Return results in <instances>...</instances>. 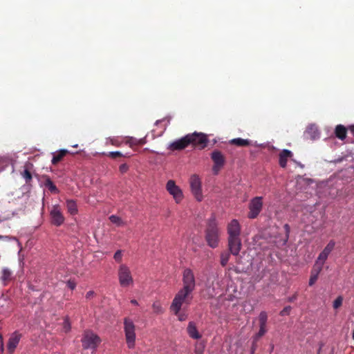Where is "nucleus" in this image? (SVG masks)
Returning <instances> with one entry per match:
<instances>
[{"mask_svg": "<svg viewBox=\"0 0 354 354\" xmlns=\"http://www.w3.org/2000/svg\"><path fill=\"white\" fill-rule=\"evenodd\" d=\"M205 233V239L207 245L212 248H217L219 244L221 232L214 217L208 220Z\"/></svg>", "mask_w": 354, "mask_h": 354, "instance_id": "f257e3e1", "label": "nucleus"}, {"mask_svg": "<svg viewBox=\"0 0 354 354\" xmlns=\"http://www.w3.org/2000/svg\"><path fill=\"white\" fill-rule=\"evenodd\" d=\"M193 291L180 288L175 295L170 306L171 310L177 314L181 310L183 304H189L192 299V293Z\"/></svg>", "mask_w": 354, "mask_h": 354, "instance_id": "f03ea898", "label": "nucleus"}, {"mask_svg": "<svg viewBox=\"0 0 354 354\" xmlns=\"http://www.w3.org/2000/svg\"><path fill=\"white\" fill-rule=\"evenodd\" d=\"M124 330L128 348H134L136 337V326L133 321L128 317L124 319Z\"/></svg>", "mask_w": 354, "mask_h": 354, "instance_id": "7ed1b4c3", "label": "nucleus"}, {"mask_svg": "<svg viewBox=\"0 0 354 354\" xmlns=\"http://www.w3.org/2000/svg\"><path fill=\"white\" fill-rule=\"evenodd\" d=\"M101 342L100 337L93 331L85 330L82 338V347L84 349L95 350Z\"/></svg>", "mask_w": 354, "mask_h": 354, "instance_id": "20e7f679", "label": "nucleus"}, {"mask_svg": "<svg viewBox=\"0 0 354 354\" xmlns=\"http://www.w3.org/2000/svg\"><path fill=\"white\" fill-rule=\"evenodd\" d=\"M248 217L251 219L256 218L263 208V197L256 196L251 199L248 204Z\"/></svg>", "mask_w": 354, "mask_h": 354, "instance_id": "39448f33", "label": "nucleus"}, {"mask_svg": "<svg viewBox=\"0 0 354 354\" xmlns=\"http://www.w3.org/2000/svg\"><path fill=\"white\" fill-rule=\"evenodd\" d=\"M118 279L121 286L127 287L133 283L131 272L129 268L124 264L120 266L118 269Z\"/></svg>", "mask_w": 354, "mask_h": 354, "instance_id": "423d86ee", "label": "nucleus"}, {"mask_svg": "<svg viewBox=\"0 0 354 354\" xmlns=\"http://www.w3.org/2000/svg\"><path fill=\"white\" fill-rule=\"evenodd\" d=\"M188 138L190 140V145L199 149H204L209 142L207 136L203 133H189Z\"/></svg>", "mask_w": 354, "mask_h": 354, "instance_id": "0eeeda50", "label": "nucleus"}, {"mask_svg": "<svg viewBox=\"0 0 354 354\" xmlns=\"http://www.w3.org/2000/svg\"><path fill=\"white\" fill-rule=\"evenodd\" d=\"M183 288L194 291L196 287V279L193 271L186 268L183 272Z\"/></svg>", "mask_w": 354, "mask_h": 354, "instance_id": "6e6552de", "label": "nucleus"}, {"mask_svg": "<svg viewBox=\"0 0 354 354\" xmlns=\"http://www.w3.org/2000/svg\"><path fill=\"white\" fill-rule=\"evenodd\" d=\"M189 184L192 194L198 201H201L203 199L201 181L198 176L192 175L189 179Z\"/></svg>", "mask_w": 354, "mask_h": 354, "instance_id": "1a4fd4ad", "label": "nucleus"}, {"mask_svg": "<svg viewBox=\"0 0 354 354\" xmlns=\"http://www.w3.org/2000/svg\"><path fill=\"white\" fill-rule=\"evenodd\" d=\"M167 192L173 196L177 203H179L183 198V194L181 189L177 186L172 180L167 181L166 185Z\"/></svg>", "mask_w": 354, "mask_h": 354, "instance_id": "9d476101", "label": "nucleus"}, {"mask_svg": "<svg viewBox=\"0 0 354 354\" xmlns=\"http://www.w3.org/2000/svg\"><path fill=\"white\" fill-rule=\"evenodd\" d=\"M190 145V140L188 138V134L171 142L168 146V149L171 151H180L185 149Z\"/></svg>", "mask_w": 354, "mask_h": 354, "instance_id": "9b49d317", "label": "nucleus"}, {"mask_svg": "<svg viewBox=\"0 0 354 354\" xmlns=\"http://www.w3.org/2000/svg\"><path fill=\"white\" fill-rule=\"evenodd\" d=\"M211 158L214 163L213 171L217 174L225 164V157L220 151L215 150L212 153Z\"/></svg>", "mask_w": 354, "mask_h": 354, "instance_id": "f8f14e48", "label": "nucleus"}, {"mask_svg": "<svg viewBox=\"0 0 354 354\" xmlns=\"http://www.w3.org/2000/svg\"><path fill=\"white\" fill-rule=\"evenodd\" d=\"M227 246L230 253L234 256H237L241 249V240L240 237H228Z\"/></svg>", "mask_w": 354, "mask_h": 354, "instance_id": "ddd939ff", "label": "nucleus"}, {"mask_svg": "<svg viewBox=\"0 0 354 354\" xmlns=\"http://www.w3.org/2000/svg\"><path fill=\"white\" fill-rule=\"evenodd\" d=\"M21 337V334L18 331H15L10 335L7 344V349L9 354H12L15 352Z\"/></svg>", "mask_w": 354, "mask_h": 354, "instance_id": "4468645a", "label": "nucleus"}, {"mask_svg": "<svg viewBox=\"0 0 354 354\" xmlns=\"http://www.w3.org/2000/svg\"><path fill=\"white\" fill-rule=\"evenodd\" d=\"M51 223L56 226L61 225L64 221V217L58 205L53 206L50 213Z\"/></svg>", "mask_w": 354, "mask_h": 354, "instance_id": "2eb2a0df", "label": "nucleus"}, {"mask_svg": "<svg viewBox=\"0 0 354 354\" xmlns=\"http://www.w3.org/2000/svg\"><path fill=\"white\" fill-rule=\"evenodd\" d=\"M228 237H240L241 225L236 219L232 220L227 226Z\"/></svg>", "mask_w": 354, "mask_h": 354, "instance_id": "dca6fc26", "label": "nucleus"}, {"mask_svg": "<svg viewBox=\"0 0 354 354\" xmlns=\"http://www.w3.org/2000/svg\"><path fill=\"white\" fill-rule=\"evenodd\" d=\"M304 134L307 139L312 140H316L319 137V131L315 124L308 126Z\"/></svg>", "mask_w": 354, "mask_h": 354, "instance_id": "f3484780", "label": "nucleus"}, {"mask_svg": "<svg viewBox=\"0 0 354 354\" xmlns=\"http://www.w3.org/2000/svg\"><path fill=\"white\" fill-rule=\"evenodd\" d=\"M292 156V153L288 149H283L279 155V164L282 168L287 165L288 158Z\"/></svg>", "mask_w": 354, "mask_h": 354, "instance_id": "a211bd4d", "label": "nucleus"}, {"mask_svg": "<svg viewBox=\"0 0 354 354\" xmlns=\"http://www.w3.org/2000/svg\"><path fill=\"white\" fill-rule=\"evenodd\" d=\"M189 336L194 339H199L201 335L198 333L196 324L193 322H190L187 328Z\"/></svg>", "mask_w": 354, "mask_h": 354, "instance_id": "6ab92c4d", "label": "nucleus"}, {"mask_svg": "<svg viewBox=\"0 0 354 354\" xmlns=\"http://www.w3.org/2000/svg\"><path fill=\"white\" fill-rule=\"evenodd\" d=\"M12 279V272L8 268H3L1 271V280L4 286L10 281Z\"/></svg>", "mask_w": 354, "mask_h": 354, "instance_id": "aec40b11", "label": "nucleus"}, {"mask_svg": "<svg viewBox=\"0 0 354 354\" xmlns=\"http://www.w3.org/2000/svg\"><path fill=\"white\" fill-rule=\"evenodd\" d=\"M347 129L342 124H338L335 129V136L341 140H344L346 137Z\"/></svg>", "mask_w": 354, "mask_h": 354, "instance_id": "412c9836", "label": "nucleus"}, {"mask_svg": "<svg viewBox=\"0 0 354 354\" xmlns=\"http://www.w3.org/2000/svg\"><path fill=\"white\" fill-rule=\"evenodd\" d=\"M68 153V151L66 149H61L56 154L53 155L51 160L53 165H57L59 162L62 158Z\"/></svg>", "mask_w": 354, "mask_h": 354, "instance_id": "4be33fe9", "label": "nucleus"}, {"mask_svg": "<svg viewBox=\"0 0 354 354\" xmlns=\"http://www.w3.org/2000/svg\"><path fill=\"white\" fill-rule=\"evenodd\" d=\"M230 143L239 147H246L250 145L251 141L248 139L238 138L231 140Z\"/></svg>", "mask_w": 354, "mask_h": 354, "instance_id": "5701e85b", "label": "nucleus"}, {"mask_svg": "<svg viewBox=\"0 0 354 354\" xmlns=\"http://www.w3.org/2000/svg\"><path fill=\"white\" fill-rule=\"evenodd\" d=\"M66 207L68 212L71 215H75L77 213V207L75 201L73 200H67L66 201Z\"/></svg>", "mask_w": 354, "mask_h": 354, "instance_id": "b1692460", "label": "nucleus"}, {"mask_svg": "<svg viewBox=\"0 0 354 354\" xmlns=\"http://www.w3.org/2000/svg\"><path fill=\"white\" fill-rule=\"evenodd\" d=\"M44 185L52 192L58 193V189L50 178H47L44 182Z\"/></svg>", "mask_w": 354, "mask_h": 354, "instance_id": "393cba45", "label": "nucleus"}, {"mask_svg": "<svg viewBox=\"0 0 354 354\" xmlns=\"http://www.w3.org/2000/svg\"><path fill=\"white\" fill-rule=\"evenodd\" d=\"M232 254L230 253V252H221V261H220V263H221V265L223 266V267H225L226 266V265L228 263V261L230 258V255Z\"/></svg>", "mask_w": 354, "mask_h": 354, "instance_id": "a878e982", "label": "nucleus"}, {"mask_svg": "<svg viewBox=\"0 0 354 354\" xmlns=\"http://www.w3.org/2000/svg\"><path fill=\"white\" fill-rule=\"evenodd\" d=\"M335 246V241L334 240H330L322 251L329 256L330 252L333 250Z\"/></svg>", "mask_w": 354, "mask_h": 354, "instance_id": "bb28decb", "label": "nucleus"}, {"mask_svg": "<svg viewBox=\"0 0 354 354\" xmlns=\"http://www.w3.org/2000/svg\"><path fill=\"white\" fill-rule=\"evenodd\" d=\"M268 315L265 311H261L259 315V326H266Z\"/></svg>", "mask_w": 354, "mask_h": 354, "instance_id": "cd10ccee", "label": "nucleus"}, {"mask_svg": "<svg viewBox=\"0 0 354 354\" xmlns=\"http://www.w3.org/2000/svg\"><path fill=\"white\" fill-rule=\"evenodd\" d=\"M21 176L25 179L26 183L30 182L32 178V174L27 168V166H25L24 171L21 172Z\"/></svg>", "mask_w": 354, "mask_h": 354, "instance_id": "c85d7f7f", "label": "nucleus"}, {"mask_svg": "<svg viewBox=\"0 0 354 354\" xmlns=\"http://www.w3.org/2000/svg\"><path fill=\"white\" fill-rule=\"evenodd\" d=\"M323 266L324 265L315 261V263L313 265V267L311 270L310 274H316V275L319 276V273L321 272V271L323 268Z\"/></svg>", "mask_w": 354, "mask_h": 354, "instance_id": "c756f323", "label": "nucleus"}, {"mask_svg": "<svg viewBox=\"0 0 354 354\" xmlns=\"http://www.w3.org/2000/svg\"><path fill=\"white\" fill-rule=\"evenodd\" d=\"M266 332H267L266 326H259V330L256 334V335L254 337V342L258 341V339L260 337H261L262 336H263Z\"/></svg>", "mask_w": 354, "mask_h": 354, "instance_id": "7c9ffc66", "label": "nucleus"}, {"mask_svg": "<svg viewBox=\"0 0 354 354\" xmlns=\"http://www.w3.org/2000/svg\"><path fill=\"white\" fill-rule=\"evenodd\" d=\"M109 220L111 223L116 224L118 226H121L124 225V222L121 219L120 217L115 216V215H111L109 217Z\"/></svg>", "mask_w": 354, "mask_h": 354, "instance_id": "2f4dec72", "label": "nucleus"}, {"mask_svg": "<svg viewBox=\"0 0 354 354\" xmlns=\"http://www.w3.org/2000/svg\"><path fill=\"white\" fill-rule=\"evenodd\" d=\"M328 255L322 251V252H320V254H319V256L315 261L324 265L325 263L326 259H328Z\"/></svg>", "mask_w": 354, "mask_h": 354, "instance_id": "473e14b6", "label": "nucleus"}, {"mask_svg": "<svg viewBox=\"0 0 354 354\" xmlns=\"http://www.w3.org/2000/svg\"><path fill=\"white\" fill-rule=\"evenodd\" d=\"M343 297L342 296H338L336 299L333 301V306L335 309H337L342 305Z\"/></svg>", "mask_w": 354, "mask_h": 354, "instance_id": "72a5a7b5", "label": "nucleus"}, {"mask_svg": "<svg viewBox=\"0 0 354 354\" xmlns=\"http://www.w3.org/2000/svg\"><path fill=\"white\" fill-rule=\"evenodd\" d=\"M126 143L131 148L134 146H138L137 138L133 137L128 138L126 140Z\"/></svg>", "mask_w": 354, "mask_h": 354, "instance_id": "f704fd0d", "label": "nucleus"}, {"mask_svg": "<svg viewBox=\"0 0 354 354\" xmlns=\"http://www.w3.org/2000/svg\"><path fill=\"white\" fill-rule=\"evenodd\" d=\"M152 308L156 313H162V308L158 302H154L152 305Z\"/></svg>", "mask_w": 354, "mask_h": 354, "instance_id": "c9c22d12", "label": "nucleus"}, {"mask_svg": "<svg viewBox=\"0 0 354 354\" xmlns=\"http://www.w3.org/2000/svg\"><path fill=\"white\" fill-rule=\"evenodd\" d=\"M122 251L117 250L113 256L114 259L118 262H120L122 261Z\"/></svg>", "mask_w": 354, "mask_h": 354, "instance_id": "e433bc0d", "label": "nucleus"}, {"mask_svg": "<svg viewBox=\"0 0 354 354\" xmlns=\"http://www.w3.org/2000/svg\"><path fill=\"white\" fill-rule=\"evenodd\" d=\"M109 156L112 158H116L118 157H122V156H124L120 151H112V152L109 153Z\"/></svg>", "mask_w": 354, "mask_h": 354, "instance_id": "4c0bfd02", "label": "nucleus"}, {"mask_svg": "<svg viewBox=\"0 0 354 354\" xmlns=\"http://www.w3.org/2000/svg\"><path fill=\"white\" fill-rule=\"evenodd\" d=\"M318 279V276L316 274H310V277L309 279V286H313L317 281Z\"/></svg>", "mask_w": 354, "mask_h": 354, "instance_id": "58836bf2", "label": "nucleus"}, {"mask_svg": "<svg viewBox=\"0 0 354 354\" xmlns=\"http://www.w3.org/2000/svg\"><path fill=\"white\" fill-rule=\"evenodd\" d=\"M174 315L178 317V319L179 321L182 322L187 319V315L185 313H180V310L178 311V313L177 314H174Z\"/></svg>", "mask_w": 354, "mask_h": 354, "instance_id": "ea45409f", "label": "nucleus"}, {"mask_svg": "<svg viewBox=\"0 0 354 354\" xmlns=\"http://www.w3.org/2000/svg\"><path fill=\"white\" fill-rule=\"evenodd\" d=\"M291 307L290 306L285 307L281 312L280 315L284 316L288 315L290 312Z\"/></svg>", "mask_w": 354, "mask_h": 354, "instance_id": "a19ab883", "label": "nucleus"}, {"mask_svg": "<svg viewBox=\"0 0 354 354\" xmlns=\"http://www.w3.org/2000/svg\"><path fill=\"white\" fill-rule=\"evenodd\" d=\"M129 169V166L127 164H122L120 167L119 170L122 174L126 173Z\"/></svg>", "mask_w": 354, "mask_h": 354, "instance_id": "79ce46f5", "label": "nucleus"}, {"mask_svg": "<svg viewBox=\"0 0 354 354\" xmlns=\"http://www.w3.org/2000/svg\"><path fill=\"white\" fill-rule=\"evenodd\" d=\"M67 286L71 290H74L76 287V283L74 281L69 280L67 281Z\"/></svg>", "mask_w": 354, "mask_h": 354, "instance_id": "37998d69", "label": "nucleus"}, {"mask_svg": "<svg viewBox=\"0 0 354 354\" xmlns=\"http://www.w3.org/2000/svg\"><path fill=\"white\" fill-rule=\"evenodd\" d=\"M283 228H284V230L286 231V236L288 238V236H289L290 231V226H289L288 224H285L284 226H283Z\"/></svg>", "mask_w": 354, "mask_h": 354, "instance_id": "c03bdc74", "label": "nucleus"}, {"mask_svg": "<svg viewBox=\"0 0 354 354\" xmlns=\"http://www.w3.org/2000/svg\"><path fill=\"white\" fill-rule=\"evenodd\" d=\"M138 145H143L146 143V138H142L140 139H137Z\"/></svg>", "mask_w": 354, "mask_h": 354, "instance_id": "a18cd8bd", "label": "nucleus"}, {"mask_svg": "<svg viewBox=\"0 0 354 354\" xmlns=\"http://www.w3.org/2000/svg\"><path fill=\"white\" fill-rule=\"evenodd\" d=\"M64 327L66 329V331L69 330L71 328V325L68 321L65 320L64 322Z\"/></svg>", "mask_w": 354, "mask_h": 354, "instance_id": "49530a36", "label": "nucleus"}, {"mask_svg": "<svg viewBox=\"0 0 354 354\" xmlns=\"http://www.w3.org/2000/svg\"><path fill=\"white\" fill-rule=\"evenodd\" d=\"M12 239H15V238H11L7 236L0 235V240H10Z\"/></svg>", "mask_w": 354, "mask_h": 354, "instance_id": "de8ad7c7", "label": "nucleus"}, {"mask_svg": "<svg viewBox=\"0 0 354 354\" xmlns=\"http://www.w3.org/2000/svg\"><path fill=\"white\" fill-rule=\"evenodd\" d=\"M94 294V292L93 291H88L86 295V297L87 299H89L90 297H91Z\"/></svg>", "mask_w": 354, "mask_h": 354, "instance_id": "09e8293b", "label": "nucleus"}, {"mask_svg": "<svg viewBox=\"0 0 354 354\" xmlns=\"http://www.w3.org/2000/svg\"><path fill=\"white\" fill-rule=\"evenodd\" d=\"M131 303L133 305H138V303L136 299H131Z\"/></svg>", "mask_w": 354, "mask_h": 354, "instance_id": "8fccbe9b", "label": "nucleus"}, {"mask_svg": "<svg viewBox=\"0 0 354 354\" xmlns=\"http://www.w3.org/2000/svg\"><path fill=\"white\" fill-rule=\"evenodd\" d=\"M296 298H297V296H296V295H294V296H292V297L289 299V301H293V300H295Z\"/></svg>", "mask_w": 354, "mask_h": 354, "instance_id": "3c124183", "label": "nucleus"}, {"mask_svg": "<svg viewBox=\"0 0 354 354\" xmlns=\"http://www.w3.org/2000/svg\"><path fill=\"white\" fill-rule=\"evenodd\" d=\"M196 354H202V352H198V351H196Z\"/></svg>", "mask_w": 354, "mask_h": 354, "instance_id": "603ef678", "label": "nucleus"}, {"mask_svg": "<svg viewBox=\"0 0 354 354\" xmlns=\"http://www.w3.org/2000/svg\"><path fill=\"white\" fill-rule=\"evenodd\" d=\"M254 348H252V353H254Z\"/></svg>", "mask_w": 354, "mask_h": 354, "instance_id": "864d4df0", "label": "nucleus"}, {"mask_svg": "<svg viewBox=\"0 0 354 354\" xmlns=\"http://www.w3.org/2000/svg\"><path fill=\"white\" fill-rule=\"evenodd\" d=\"M353 339H354V330H353Z\"/></svg>", "mask_w": 354, "mask_h": 354, "instance_id": "5fc2aeb1", "label": "nucleus"}]
</instances>
